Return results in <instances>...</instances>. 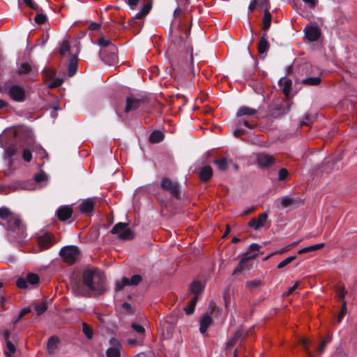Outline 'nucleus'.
I'll list each match as a JSON object with an SVG mask.
<instances>
[{
	"label": "nucleus",
	"instance_id": "f257e3e1",
	"mask_svg": "<svg viewBox=\"0 0 357 357\" xmlns=\"http://www.w3.org/2000/svg\"><path fill=\"white\" fill-rule=\"evenodd\" d=\"M105 275L98 269H85L82 273L81 282L77 283V290L82 295L89 291L103 294L105 292Z\"/></svg>",
	"mask_w": 357,
	"mask_h": 357
},
{
	"label": "nucleus",
	"instance_id": "f03ea898",
	"mask_svg": "<svg viewBox=\"0 0 357 357\" xmlns=\"http://www.w3.org/2000/svg\"><path fill=\"white\" fill-rule=\"evenodd\" d=\"M6 229L16 234L18 238H24L26 227L19 215L16 214L6 223Z\"/></svg>",
	"mask_w": 357,
	"mask_h": 357
},
{
	"label": "nucleus",
	"instance_id": "7ed1b4c3",
	"mask_svg": "<svg viewBox=\"0 0 357 357\" xmlns=\"http://www.w3.org/2000/svg\"><path fill=\"white\" fill-rule=\"evenodd\" d=\"M291 103L286 99H277L269 107L268 114L272 118H277L289 112Z\"/></svg>",
	"mask_w": 357,
	"mask_h": 357
},
{
	"label": "nucleus",
	"instance_id": "20e7f679",
	"mask_svg": "<svg viewBox=\"0 0 357 357\" xmlns=\"http://www.w3.org/2000/svg\"><path fill=\"white\" fill-rule=\"evenodd\" d=\"M112 234L117 236L120 240L128 241L135 238V233L129 228V225L126 222H118L111 230Z\"/></svg>",
	"mask_w": 357,
	"mask_h": 357
},
{
	"label": "nucleus",
	"instance_id": "39448f33",
	"mask_svg": "<svg viewBox=\"0 0 357 357\" xmlns=\"http://www.w3.org/2000/svg\"><path fill=\"white\" fill-rule=\"evenodd\" d=\"M59 255L63 261L71 265L78 259L79 250L76 245H67L61 249Z\"/></svg>",
	"mask_w": 357,
	"mask_h": 357
},
{
	"label": "nucleus",
	"instance_id": "423d86ee",
	"mask_svg": "<svg viewBox=\"0 0 357 357\" xmlns=\"http://www.w3.org/2000/svg\"><path fill=\"white\" fill-rule=\"evenodd\" d=\"M10 98L15 102H22L26 99V91L17 84H12L5 88Z\"/></svg>",
	"mask_w": 357,
	"mask_h": 357
},
{
	"label": "nucleus",
	"instance_id": "0eeeda50",
	"mask_svg": "<svg viewBox=\"0 0 357 357\" xmlns=\"http://www.w3.org/2000/svg\"><path fill=\"white\" fill-rule=\"evenodd\" d=\"M160 187L162 190L169 192L173 198L176 199L181 198V189L178 183L172 181L168 178H163L160 181Z\"/></svg>",
	"mask_w": 357,
	"mask_h": 357
},
{
	"label": "nucleus",
	"instance_id": "6e6552de",
	"mask_svg": "<svg viewBox=\"0 0 357 357\" xmlns=\"http://www.w3.org/2000/svg\"><path fill=\"white\" fill-rule=\"evenodd\" d=\"M147 102V98L142 96L137 97L133 94L128 96L126 98V106L124 112L129 113L131 111L137 109L141 105H144Z\"/></svg>",
	"mask_w": 357,
	"mask_h": 357
},
{
	"label": "nucleus",
	"instance_id": "1a4fd4ad",
	"mask_svg": "<svg viewBox=\"0 0 357 357\" xmlns=\"http://www.w3.org/2000/svg\"><path fill=\"white\" fill-rule=\"evenodd\" d=\"M142 281V277L140 275H134L130 279L123 277L120 280L116 282L115 289L116 291L123 290L124 287L128 285L136 286Z\"/></svg>",
	"mask_w": 357,
	"mask_h": 357
},
{
	"label": "nucleus",
	"instance_id": "9d476101",
	"mask_svg": "<svg viewBox=\"0 0 357 357\" xmlns=\"http://www.w3.org/2000/svg\"><path fill=\"white\" fill-rule=\"evenodd\" d=\"M257 256V254H253L251 255H248V252H245L243 255V258L239 261L238 266L233 271V275L237 274L238 273H241L245 269H249L252 266L250 264V261L254 259Z\"/></svg>",
	"mask_w": 357,
	"mask_h": 357
},
{
	"label": "nucleus",
	"instance_id": "9b49d317",
	"mask_svg": "<svg viewBox=\"0 0 357 357\" xmlns=\"http://www.w3.org/2000/svg\"><path fill=\"white\" fill-rule=\"evenodd\" d=\"M110 347L106 351L107 357H121V345L120 342L115 337L109 340Z\"/></svg>",
	"mask_w": 357,
	"mask_h": 357
},
{
	"label": "nucleus",
	"instance_id": "f8f14e48",
	"mask_svg": "<svg viewBox=\"0 0 357 357\" xmlns=\"http://www.w3.org/2000/svg\"><path fill=\"white\" fill-rule=\"evenodd\" d=\"M257 161L259 166L261 168H268L275 163V158L265 153H258Z\"/></svg>",
	"mask_w": 357,
	"mask_h": 357
},
{
	"label": "nucleus",
	"instance_id": "ddd939ff",
	"mask_svg": "<svg viewBox=\"0 0 357 357\" xmlns=\"http://www.w3.org/2000/svg\"><path fill=\"white\" fill-rule=\"evenodd\" d=\"M55 239L53 234L45 233L38 238V245L41 250H46L52 247L55 243Z\"/></svg>",
	"mask_w": 357,
	"mask_h": 357
},
{
	"label": "nucleus",
	"instance_id": "4468645a",
	"mask_svg": "<svg viewBox=\"0 0 357 357\" xmlns=\"http://www.w3.org/2000/svg\"><path fill=\"white\" fill-rule=\"evenodd\" d=\"M267 218V213L263 212L259 214L257 218H252L248 222V226L253 228L255 230H258L265 226Z\"/></svg>",
	"mask_w": 357,
	"mask_h": 357
},
{
	"label": "nucleus",
	"instance_id": "2eb2a0df",
	"mask_svg": "<svg viewBox=\"0 0 357 357\" xmlns=\"http://www.w3.org/2000/svg\"><path fill=\"white\" fill-rule=\"evenodd\" d=\"M73 212V208L70 206L65 205L60 206L57 209L56 215L60 221L65 222L72 217Z\"/></svg>",
	"mask_w": 357,
	"mask_h": 357
},
{
	"label": "nucleus",
	"instance_id": "dca6fc26",
	"mask_svg": "<svg viewBox=\"0 0 357 357\" xmlns=\"http://www.w3.org/2000/svg\"><path fill=\"white\" fill-rule=\"evenodd\" d=\"M305 38L311 41H317L321 36V31L318 26H307L305 29Z\"/></svg>",
	"mask_w": 357,
	"mask_h": 357
},
{
	"label": "nucleus",
	"instance_id": "f3484780",
	"mask_svg": "<svg viewBox=\"0 0 357 357\" xmlns=\"http://www.w3.org/2000/svg\"><path fill=\"white\" fill-rule=\"evenodd\" d=\"M213 322L212 318L208 315V313H205L201 317L199 321V331L204 335H208L207 330Z\"/></svg>",
	"mask_w": 357,
	"mask_h": 357
},
{
	"label": "nucleus",
	"instance_id": "a211bd4d",
	"mask_svg": "<svg viewBox=\"0 0 357 357\" xmlns=\"http://www.w3.org/2000/svg\"><path fill=\"white\" fill-rule=\"evenodd\" d=\"M96 44L102 47H107L108 51L112 52V59L114 58V52L118 51L117 46L112 43L110 40L105 39L103 36H101Z\"/></svg>",
	"mask_w": 357,
	"mask_h": 357
},
{
	"label": "nucleus",
	"instance_id": "6ab92c4d",
	"mask_svg": "<svg viewBox=\"0 0 357 357\" xmlns=\"http://www.w3.org/2000/svg\"><path fill=\"white\" fill-rule=\"evenodd\" d=\"M145 3L144 4L142 8L135 14V17L132 18V20H142L151 11L153 6V0H144Z\"/></svg>",
	"mask_w": 357,
	"mask_h": 357
},
{
	"label": "nucleus",
	"instance_id": "aec40b11",
	"mask_svg": "<svg viewBox=\"0 0 357 357\" xmlns=\"http://www.w3.org/2000/svg\"><path fill=\"white\" fill-rule=\"evenodd\" d=\"M213 176V169L210 165H205L200 169L199 178L202 182L208 181Z\"/></svg>",
	"mask_w": 357,
	"mask_h": 357
},
{
	"label": "nucleus",
	"instance_id": "412c9836",
	"mask_svg": "<svg viewBox=\"0 0 357 357\" xmlns=\"http://www.w3.org/2000/svg\"><path fill=\"white\" fill-rule=\"evenodd\" d=\"M78 56L77 54H73L70 59L68 68V77L74 76L78 69Z\"/></svg>",
	"mask_w": 357,
	"mask_h": 357
},
{
	"label": "nucleus",
	"instance_id": "4be33fe9",
	"mask_svg": "<svg viewBox=\"0 0 357 357\" xmlns=\"http://www.w3.org/2000/svg\"><path fill=\"white\" fill-rule=\"evenodd\" d=\"M204 289V285L200 281L195 280L193 281L190 287H189V291L191 294H194V297L197 296V298L199 299V295L202 293L203 290Z\"/></svg>",
	"mask_w": 357,
	"mask_h": 357
},
{
	"label": "nucleus",
	"instance_id": "5701e85b",
	"mask_svg": "<svg viewBox=\"0 0 357 357\" xmlns=\"http://www.w3.org/2000/svg\"><path fill=\"white\" fill-rule=\"evenodd\" d=\"M79 208L82 213H89L94 208V202L92 199H86L79 204Z\"/></svg>",
	"mask_w": 357,
	"mask_h": 357
},
{
	"label": "nucleus",
	"instance_id": "b1692460",
	"mask_svg": "<svg viewBox=\"0 0 357 357\" xmlns=\"http://www.w3.org/2000/svg\"><path fill=\"white\" fill-rule=\"evenodd\" d=\"M116 53H117V52H114V59H112V52L108 51V50H101L100 51V56L105 63H108L109 64H112L116 61V59H117Z\"/></svg>",
	"mask_w": 357,
	"mask_h": 357
},
{
	"label": "nucleus",
	"instance_id": "393cba45",
	"mask_svg": "<svg viewBox=\"0 0 357 357\" xmlns=\"http://www.w3.org/2000/svg\"><path fill=\"white\" fill-rule=\"evenodd\" d=\"M60 340L58 337L56 336H51L47 341V352L50 354H53L54 353L55 349L58 347V344H59Z\"/></svg>",
	"mask_w": 357,
	"mask_h": 357
},
{
	"label": "nucleus",
	"instance_id": "a878e982",
	"mask_svg": "<svg viewBox=\"0 0 357 357\" xmlns=\"http://www.w3.org/2000/svg\"><path fill=\"white\" fill-rule=\"evenodd\" d=\"M279 84L283 86L282 89V93L285 95L287 98H288L292 85L291 79L287 77L282 78L280 79Z\"/></svg>",
	"mask_w": 357,
	"mask_h": 357
},
{
	"label": "nucleus",
	"instance_id": "bb28decb",
	"mask_svg": "<svg viewBox=\"0 0 357 357\" xmlns=\"http://www.w3.org/2000/svg\"><path fill=\"white\" fill-rule=\"evenodd\" d=\"M266 33H264L261 37L260 38L259 43H258V52L259 54H262L268 50L269 48V44L268 40L266 38Z\"/></svg>",
	"mask_w": 357,
	"mask_h": 357
},
{
	"label": "nucleus",
	"instance_id": "cd10ccee",
	"mask_svg": "<svg viewBox=\"0 0 357 357\" xmlns=\"http://www.w3.org/2000/svg\"><path fill=\"white\" fill-rule=\"evenodd\" d=\"M272 15L268 8H266L263 17V30L264 33L267 31L271 24Z\"/></svg>",
	"mask_w": 357,
	"mask_h": 357
},
{
	"label": "nucleus",
	"instance_id": "c85d7f7f",
	"mask_svg": "<svg viewBox=\"0 0 357 357\" xmlns=\"http://www.w3.org/2000/svg\"><path fill=\"white\" fill-rule=\"evenodd\" d=\"M340 160V158H336L327 160L322 166V169L326 173H331L334 170V166Z\"/></svg>",
	"mask_w": 357,
	"mask_h": 357
},
{
	"label": "nucleus",
	"instance_id": "c756f323",
	"mask_svg": "<svg viewBox=\"0 0 357 357\" xmlns=\"http://www.w3.org/2000/svg\"><path fill=\"white\" fill-rule=\"evenodd\" d=\"M179 28L181 29V36H180V40L184 43V46L185 45V43L187 42L188 38L190 34V27L188 26L187 24H181L179 26Z\"/></svg>",
	"mask_w": 357,
	"mask_h": 357
},
{
	"label": "nucleus",
	"instance_id": "7c9ffc66",
	"mask_svg": "<svg viewBox=\"0 0 357 357\" xmlns=\"http://www.w3.org/2000/svg\"><path fill=\"white\" fill-rule=\"evenodd\" d=\"M257 114V110L246 106H243L239 108L237 112V116L241 117L243 116H254Z\"/></svg>",
	"mask_w": 357,
	"mask_h": 357
},
{
	"label": "nucleus",
	"instance_id": "2f4dec72",
	"mask_svg": "<svg viewBox=\"0 0 357 357\" xmlns=\"http://www.w3.org/2000/svg\"><path fill=\"white\" fill-rule=\"evenodd\" d=\"M164 139V134L160 130L152 132L149 136V142L156 144L162 142Z\"/></svg>",
	"mask_w": 357,
	"mask_h": 357
},
{
	"label": "nucleus",
	"instance_id": "473e14b6",
	"mask_svg": "<svg viewBox=\"0 0 357 357\" xmlns=\"http://www.w3.org/2000/svg\"><path fill=\"white\" fill-rule=\"evenodd\" d=\"M16 215L15 213H12L10 209L6 206H2L0 208V218L6 221V222Z\"/></svg>",
	"mask_w": 357,
	"mask_h": 357
},
{
	"label": "nucleus",
	"instance_id": "72a5a7b5",
	"mask_svg": "<svg viewBox=\"0 0 357 357\" xmlns=\"http://www.w3.org/2000/svg\"><path fill=\"white\" fill-rule=\"evenodd\" d=\"M324 245H325L323 243L312 245L301 248V250H299L298 251V253L301 255V254H303V253H306V252H309L315 251L317 250L323 248L324 247Z\"/></svg>",
	"mask_w": 357,
	"mask_h": 357
},
{
	"label": "nucleus",
	"instance_id": "f704fd0d",
	"mask_svg": "<svg viewBox=\"0 0 357 357\" xmlns=\"http://www.w3.org/2000/svg\"><path fill=\"white\" fill-rule=\"evenodd\" d=\"M213 162L217 165L220 171H226L228 168L229 162L226 158H222L214 160Z\"/></svg>",
	"mask_w": 357,
	"mask_h": 357
},
{
	"label": "nucleus",
	"instance_id": "c9c22d12",
	"mask_svg": "<svg viewBox=\"0 0 357 357\" xmlns=\"http://www.w3.org/2000/svg\"><path fill=\"white\" fill-rule=\"evenodd\" d=\"M303 84L310 86H317L321 82V79L319 77H310L302 80Z\"/></svg>",
	"mask_w": 357,
	"mask_h": 357
},
{
	"label": "nucleus",
	"instance_id": "e433bc0d",
	"mask_svg": "<svg viewBox=\"0 0 357 357\" xmlns=\"http://www.w3.org/2000/svg\"><path fill=\"white\" fill-rule=\"evenodd\" d=\"M82 331L87 339L91 340L93 337V331L91 327L85 322H82Z\"/></svg>",
	"mask_w": 357,
	"mask_h": 357
},
{
	"label": "nucleus",
	"instance_id": "4c0bfd02",
	"mask_svg": "<svg viewBox=\"0 0 357 357\" xmlns=\"http://www.w3.org/2000/svg\"><path fill=\"white\" fill-rule=\"evenodd\" d=\"M47 307L48 305L47 301H44L40 304H36L34 306V309L38 316L43 314L47 310Z\"/></svg>",
	"mask_w": 357,
	"mask_h": 357
},
{
	"label": "nucleus",
	"instance_id": "58836bf2",
	"mask_svg": "<svg viewBox=\"0 0 357 357\" xmlns=\"http://www.w3.org/2000/svg\"><path fill=\"white\" fill-rule=\"evenodd\" d=\"M198 300L197 296L193 297L188 306L185 307L184 310L187 315H190L194 312Z\"/></svg>",
	"mask_w": 357,
	"mask_h": 357
},
{
	"label": "nucleus",
	"instance_id": "ea45409f",
	"mask_svg": "<svg viewBox=\"0 0 357 357\" xmlns=\"http://www.w3.org/2000/svg\"><path fill=\"white\" fill-rule=\"evenodd\" d=\"M32 67L31 66V65H29L28 63H22L20 68H19V70H18V74L19 75H25V74H28L30 72L32 71Z\"/></svg>",
	"mask_w": 357,
	"mask_h": 357
},
{
	"label": "nucleus",
	"instance_id": "a19ab883",
	"mask_svg": "<svg viewBox=\"0 0 357 357\" xmlns=\"http://www.w3.org/2000/svg\"><path fill=\"white\" fill-rule=\"evenodd\" d=\"M6 343V347L4 350V354L7 357H10L15 352L16 349L15 345L11 341H8Z\"/></svg>",
	"mask_w": 357,
	"mask_h": 357
},
{
	"label": "nucleus",
	"instance_id": "79ce46f5",
	"mask_svg": "<svg viewBox=\"0 0 357 357\" xmlns=\"http://www.w3.org/2000/svg\"><path fill=\"white\" fill-rule=\"evenodd\" d=\"M26 280L27 282L32 285L37 284L40 281L39 276L37 274L33 273H28Z\"/></svg>",
	"mask_w": 357,
	"mask_h": 357
},
{
	"label": "nucleus",
	"instance_id": "37998d69",
	"mask_svg": "<svg viewBox=\"0 0 357 357\" xmlns=\"http://www.w3.org/2000/svg\"><path fill=\"white\" fill-rule=\"evenodd\" d=\"M70 50V46L68 40H66L62 42L61 46L59 47V54L61 56L66 55L67 52H68Z\"/></svg>",
	"mask_w": 357,
	"mask_h": 357
},
{
	"label": "nucleus",
	"instance_id": "c03bdc74",
	"mask_svg": "<svg viewBox=\"0 0 357 357\" xmlns=\"http://www.w3.org/2000/svg\"><path fill=\"white\" fill-rule=\"evenodd\" d=\"M300 343L303 347V349H304L305 354L308 356V357H313L312 354L308 347L310 344V340L307 338H302L300 340Z\"/></svg>",
	"mask_w": 357,
	"mask_h": 357
},
{
	"label": "nucleus",
	"instance_id": "a18cd8bd",
	"mask_svg": "<svg viewBox=\"0 0 357 357\" xmlns=\"http://www.w3.org/2000/svg\"><path fill=\"white\" fill-rule=\"evenodd\" d=\"M296 259V256L289 257L286 258L285 259H284L283 261H282L281 262H280L278 264L277 268L279 269H281V268L285 267L286 266H287L288 264H289L291 262H292Z\"/></svg>",
	"mask_w": 357,
	"mask_h": 357
},
{
	"label": "nucleus",
	"instance_id": "49530a36",
	"mask_svg": "<svg viewBox=\"0 0 357 357\" xmlns=\"http://www.w3.org/2000/svg\"><path fill=\"white\" fill-rule=\"evenodd\" d=\"M47 15L43 13H38L35 17L34 21L38 24H43L47 21Z\"/></svg>",
	"mask_w": 357,
	"mask_h": 357
},
{
	"label": "nucleus",
	"instance_id": "de8ad7c7",
	"mask_svg": "<svg viewBox=\"0 0 357 357\" xmlns=\"http://www.w3.org/2000/svg\"><path fill=\"white\" fill-rule=\"evenodd\" d=\"M234 335L238 339V340L243 341L248 335V332L245 331L243 329L241 328L235 333Z\"/></svg>",
	"mask_w": 357,
	"mask_h": 357
},
{
	"label": "nucleus",
	"instance_id": "09e8293b",
	"mask_svg": "<svg viewBox=\"0 0 357 357\" xmlns=\"http://www.w3.org/2000/svg\"><path fill=\"white\" fill-rule=\"evenodd\" d=\"M17 153V148L15 146L9 147L5 150L4 158H13Z\"/></svg>",
	"mask_w": 357,
	"mask_h": 357
},
{
	"label": "nucleus",
	"instance_id": "8fccbe9b",
	"mask_svg": "<svg viewBox=\"0 0 357 357\" xmlns=\"http://www.w3.org/2000/svg\"><path fill=\"white\" fill-rule=\"evenodd\" d=\"M294 202V199L293 198L284 197L281 199V206H282V208H287L291 204H292Z\"/></svg>",
	"mask_w": 357,
	"mask_h": 357
},
{
	"label": "nucleus",
	"instance_id": "3c124183",
	"mask_svg": "<svg viewBox=\"0 0 357 357\" xmlns=\"http://www.w3.org/2000/svg\"><path fill=\"white\" fill-rule=\"evenodd\" d=\"M22 158L25 162H29L32 160V153L28 149H25L22 151Z\"/></svg>",
	"mask_w": 357,
	"mask_h": 357
},
{
	"label": "nucleus",
	"instance_id": "603ef678",
	"mask_svg": "<svg viewBox=\"0 0 357 357\" xmlns=\"http://www.w3.org/2000/svg\"><path fill=\"white\" fill-rule=\"evenodd\" d=\"M289 175V172L287 169L281 168L278 172V180L280 181H284Z\"/></svg>",
	"mask_w": 357,
	"mask_h": 357
},
{
	"label": "nucleus",
	"instance_id": "864d4df0",
	"mask_svg": "<svg viewBox=\"0 0 357 357\" xmlns=\"http://www.w3.org/2000/svg\"><path fill=\"white\" fill-rule=\"evenodd\" d=\"M43 74L45 77V78L47 80H51V79H53V78L55 76V72L54 70H50V69H47V70H44L43 71Z\"/></svg>",
	"mask_w": 357,
	"mask_h": 357
},
{
	"label": "nucleus",
	"instance_id": "5fc2aeb1",
	"mask_svg": "<svg viewBox=\"0 0 357 357\" xmlns=\"http://www.w3.org/2000/svg\"><path fill=\"white\" fill-rule=\"evenodd\" d=\"M246 287H248L249 289H252L259 285L261 284V281L260 280H254L248 281L246 282Z\"/></svg>",
	"mask_w": 357,
	"mask_h": 357
},
{
	"label": "nucleus",
	"instance_id": "6e6d98bb",
	"mask_svg": "<svg viewBox=\"0 0 357 357\" xmlns=\"http://www.w3.org/2000/svg\"><path fill=\"white\" fill-rule=\"evenodd\" d=\"M24 3L30 8L35 10L36 11H39L40 10V7L37 3H36L33 0H23Z\"/></svg>",
	"mask_w": 357,
	"mask_h": 357
},
{
	"label": "nucleus",
	"instance_id": "4d7b16f0",
	"mask_svg": "<svg viewBox=\"0 0 357 357\" xmlns=\"http://www.w3.org/2000/svg\"><path fill=\"white\" fill-rule=\"evenodd\" d=\"M63 82V79L56 78L49 84V88L54 89L60 86Z\"/></svg>",
	"mask_w": 357,
	"mask_h": 357
},
{
	"label": "nucleus",
	"instance_id": "13d9d810",
	"mask_svg": "<svg viewBox=\"0 0 357 357\" xmlns=\"http://www.w3.org/2000/svg\"><path fill=\"white\" fill-rule=\"evenodd\" d=\"M16 285L20 289H26L27 287V281L25 278H20L16 281Z\"/></svg>",
	"mask_w": 357,
	"mask_h": 357
},
{
	"label": "nucleus",
	"instance_id": "bf43d9fd",
	"mask_svg": "<svg viewBox=\"0 0 357 357\" xmlns=\"http://www.w3.org/2000/svg\"><path fill=\"white\" fill-rule=\"evenodd\" d=\"M338 298L343 300L347 294V291L344 287H338L336 290Z\"/></svg>",
	"mask_w": 357,
	"mask_h": 357
},
{
	"label": "nucleus",
	"instance_id": "052dcab7",
	"mask_svg": "<svg viewBox=\"0 0 357 357\" xmlns=\"http://www.w3.org/2000/svg\"><path fill=\"white\" fill-rule=\"evenodd\" d=\"M131 327L135 331H136L138 333L142 334L145 331L144 328L142 325L135 323L132 324Z\"/></svg>",
	"mask_w": 357,
	"mask_h": 357
},
{
	"label": "nucleus",
	"instance_id": "680f3d73",
	"mask_svg": "<svg viewBox=\"0 0 357 357\" xmlns=\"http://www.w3.org/2000/svg\"><path fill=\"white\" fill-rule=\"evenodd\" d=\"M243 124L245 127L252 129L255 128L256 125L255 123H252L249 122L248 120H245L244 119H242L238 121V125Z\"/></svg>",
	"mask_w": 357,
	"mask_h": 357
},
{
	"label": "nucleus",
	"instance_id": "e2e57ef3",
	"mask_svg": "<svg viewBox=\"0 0 357 357\" xmlns=\"http://www.w3.org/2000/svg\"><path fill=\"white\" fill-rule=\"evenodd\" d=\"M125 1L130 9L135 10L138 6L139 0H126Z\"/></svg>",
	"mask_w": 357,
	"mask_h": 357
},
{
	"label": "nucleus",
	"instance_id": "0e129e2a",
	"mask_svg": "<svg viewBox=\"0 0 357 357\" xmlns=\"http://www.w3.org/2000/svg\"><path fill=\"white\" fill-rule=\"evenodd\" d=\"M238 341V339L236 337L235 335H234V337L232 338H231L227 342V344H226V348L225 349L227 350L229 349V348L232 347L233 346H234V344L236 343V342Z\"/></svg>",
	"mask_w": 357,
	"mask_h": 357
},
{
	"label": "nucleus",
	"instance_id": "69168bd1",
	"mask_svg": "<svg viewBox=\"0 0 357 357\" xmlns=\"http://www.w3.org/2000/svg\"><path fill=\"white\" fill-rule=\"evenodd\" d=\"M257 5H258L259 6H261L262 4L259 3L258 0H252L248 6L249 11L252 12L255 10Z\"/></svg>",
	"mask_w": 357,
	"mask_h": 357
},
{
	"label": "nucleus",
	"instance_id": "338daca9",
	"mask_svg": "<svg viewBox=\"0 0 357 357\" xmlns=\"http://www.w3.org/2000/svg\"><path fill=\"white\" fill-rule=\"evenodd\" d=\"M34 179L37 183H40L45 179V174L43 173L36 174L34 176Z\"/></svg>",
	"mask_w": 357,
	"mask_h": 357
},
{
	"label": "nucleus",
	"instance_id": "774afa93",
	"mask_svg": "<svg viewBox=\"0 0 357 357\" xmlns=\"http://www.w3.org/2000/svg\"><path fill=\"white\" fill-rule=\"evenodd\" d=\"M260 248H261V246L259 244H257V243H252L249 246L248 250L247 252L249 254V252H251L258 251Z\"/></svg>",
	"mask_w": 357,
	"mask_h": 357
}]
</instances>
